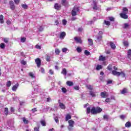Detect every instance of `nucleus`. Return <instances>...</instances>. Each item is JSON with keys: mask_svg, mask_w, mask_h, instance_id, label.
<instances>
[{"mask_svg": "<svg viewBox=\"0 0 131 131\" xmlns=\"http://www.w3.org/2000/svg\"><path fill=\"white\" fill-rule=\"evenodd\" d=\"M61 5L62 6H64V7H66V5H68V3L66 2V0H62Z\"/></svg>", "mask_w": 131, "mask_h": 131, "instance_id": "nucleus-25", "label": "nucleus"}, {"mask_svg": "<svg viewBox=\"0 0 131 131\" xmlns=\"http://www.w3.org/2000/svg\"><path fill=\"white\" fill-rule=\"evenodd\" d=\"M108 19H109L110 21H111V22H114V21H115L114 17H109Z\"/></svg>", "mask_w": 131, "mask_h": 131, "instance_id": "nucleus-45", "label": "nucleus"}, {"mask_svg": "<svg viewBox=\"0 0 131 131\" xmlns=\"http://www.w3.org/2000/svg\"><path fill=\"white\" fill-rule=\"evenodd\" d=\"M88 90H90L91 91L93 90V86L91 85H89L87 86Z\"/></svg>", "mask_w": 131, "mask_h": 131, "instance_id": "nucleus-54", "label": "nucleus"}, {"mask_svg": "<svg viewBox=\"0 0 131 131\" xmlns=\"http://www.w3.org/2000/svg\"><path fill=\"white\" fill-rule=\"evenodd\" d=\"M88 43L89 46H93L94 45V42L93 41V39L91 38L88 39Z\"/></svg>", "mask_w": 131, "mask_h": 131, "instance_id": "nucleus-20", "label": "nucleus"}, {"mask_svg": "<svg viewBox=\"0 0 131 131\" xmlns=\"http://www.w3.org/2000/svg\"><path fill=\"white\" fill-rule=\"evenodd\" d=\"M127 57L129 58V59H130L131 58V50L129 49L127 52Z\"/></svg>", "mask_w": 131, "mask_h": 131, "instance_id": "nucleus-29", "label": "nucleus"}, {"mask_svg": "<svg viewBox=\"0 0 131 131\" xmlns=\"http://www.w3.org/2000/svg\"><path fill=\"white\" fill-rule=\"evenodd\" d=\"M106 60V57H103V55H100L99 57V61H104Z\"/></svg>", "mask_w": 131, "mask_h": 131, "instance_id": "nucleus-18", "label": "nucleus"}, {"mask_svg": "<svg viewBox=\"0 0 131 131\" xmlns=\"http://www.w3.org/2000/svg\"><path fill=\"white\" fill-rule=\"evenodd\" d=\"M84 53L86 56H90V55H91V53L88 50H85Z\"/></svg>", "mask_w": 131, "mask_h": 131, "instance_id": "nucleus-37", "label": "nucleus"}, {"mask_svg": "<svg viewBox=\"0 0 131 131\" xmlns=\"http://www.w3.org/2000/svg\"><path fill=\"white\" fill-rule=\"evenodd\" d=\"M36 112H37V109L36 108L34 107L32 109V112H33V113H35Z\"/></svg>", "mask_w": 131, "mask_h": 131, "instance_id": "nucleus-50", "label": "nucleus"}, {"mask_svg": "<svg viewBox=\"0 0 131 131\" xmlns=\"http://www.w3.org/2000/svg\"><path fill=\"white\" fill-rule=\"evenodd\" d=\"M21 42H25L26 41V37H21L20 39Z\"/></svg>", "mask_w": 131, "mask_h": 131, "instance_id": "nucleus-44", "label": "nucleus"}, {"mask_svg": "<svg viewBox=\"0 0 131 131\" xmlns=\"http://www.w3.org/2000/svg\"><path fill=\"white\" fill-rule=\"evenodd\" d=\"M67 84L69 86H72L74 84L73 82L70 81H67Z\"/></svg>", "mask_w": 131, "mask_h": 131, "instance_id": "nucleus-21", "label": "nucleus"}, {"mask_svg": "<svg viewBox=\"0 0 131 131\" xmlns=\"http://www.w3.org/2000/svg\"><path fill=\"white\" fill-rule=\"evenodd\" d=\"M61 74H63V75L66 76V75H67V70H66V69L65 68L63 69L61 71Z\"/></svg>", "mask_w": 131, "mask_h": 131, "instance_id": "nucleus-17", "label": "nucleus"}, {"mask_svg": "<svg viewBox=\"0 0 131 131\" xmlns=\"http://www.w3.org/2000/svg\"><path fill=\"white\" fill-rule=\"evenodd\" d=\"M105 102H106V103H110V102H111V99L109 98H106Z\"/></svg>", "mask_w": 131, "mask_h": 131, "instance_id": "nucleus-52", "label": "nucleus"}, {"mask_svg": "<svg viewBox=\"0 0 131 131\" xmlns=\"http://www.w3.org/2000/svg\"><path fill=\"white\" fill-rule=\"evenodd\" d=\"M55 53L56 55H59L60 54V50L58 49H56L55 50Z\"/></svg>", "mask_w": 131, "mask_h": 131, "instance_id": "nucleus-35", "label": "nucleus"}, {"mask_svg": "<svg viewBox=\"0 0 131 131\" xmlns=\"http://www.w3.org/2000/svg\"><path fill=\"white\" fill-rule=\"evenodd\" d=\"M68 122H69L68 129L70 131L72 130V129H73V127H74V123H75V122H74V121L72 120H69Z\"/></svg>", "mask_w": 131, "mask_h": 131, "instance_id": "nucleus-4", "label": "nucleus"}, {"mask_svg": "<svg viewBox=\"0 0 131 131\" xmlns=\"http://www.w3.org/2000/svg\"><path fill=\"white\" fill-rule=\"evenodd\" d=\"M3 40L5 43H8L9 42V38H4Z\"/></svg>", "mask_w": 131, "mask_h": 131, "instance_id": "nucleus-41", "label": "nucleus"}, {"mask_svg": "<svg viewBox=\"0 0 131 131\" xmlns=\"http://www.w3.org/2000/svg\"><path fill=\"white\" fill-rule=\"evenodd\" d=\"M41 73H45V69L41 68L40 69Z\"/></svg>", "mask_w": 131, "mask_h": 131, "instance_id": "nucleus-64", "label": "nucleus"}, {"mask_svg": "<svg viewBox=\"0 0 131 131\" xmlns=\"http://www.w3.org/2000/svg\"><path fill=\"white\" fill-rule=\"evenodd\" d=\"M23 122L25 124H28L29 121L28 120L26 119V118H23Z\"/></svg>", "mask_w": 131, "mask_h": 131, "instance_id": "nucleus-28", "label": "nucleus"}, {"mask_svg": "<svg viewBox=\"0 0 131 131\" xmlns=\"http://www.w3.org/2000/svg\"><path fill=\"white\" fill-rule=\"evenodd\" d=\"M40 123L42 125V126H46V121L44 120L41 121Z\"/></svg>", "mask_w": 131, "mask_h": 131, "instance_id": "nucleus-40", "label": "nucleus"}, {"mask_svg": "<svg viewBox=\"0 0 131 131\" xmlns=\"http://www.w3.org/2000/svg\"><path fill=\"white\" fill-rule=\"evenodd\" d=\"M90 96H91L92 97H96V94L95 93V92H94L92 91H90Z\"/></svg>", "mask_w": 131, "mask_h": 131, "instance_id": "nucleus-27", "label": "nucleus"}, {"mask_svg": "<svg viewBox=\"0 0 131 131\" xmlns=\"http://www.w3.org/2000/svg\"><path fill=\"white\" fill-rule=\"evenodd\" d=\"M43 31V28H42V27H41V26H39V31L41 32Z\"/></svg>", "mask_w": 131, "mask_h": 131, "instance_id": "nucleus-60", "label": "nucleus"}, {"mask_svg": "<svg viewBox=\"0 0 131 131\" xmlns=\"http://www.w3.org/2000/svg\"><path fill=\"white\" fill-rule=\"evenodd\" d=\"M58 104L60 109L65 110L66 106H65V104H64L63 103L61 102V100H58Z\"/></svg>", "mask_w": 131, "mask_h": 131, "instance_id": "nucleus-5", "label": "nucleus"}, {"mask_svg": "<svg viewBox=\"0 0 131 131\" xmlns=\"http://www.w3.org/2000/svg\"><path fill=\"white\" fill-rule=\"evenodd\" d=\"M9 5H10L11 10H13L15 9V4H14V2H13L12 1H10Z\"/></svg>", "mask_w": 131, "mask_h": 131, "instance_id": "nucleus-8", "label": "nucleus"}, {"mask_svg": "<svg viewBox=\"0 0 131 131\" xmlns=\"http://www.w3.org/2000/svg\"><path fill=\"white\" fill-rule=\"evenodd\" d=\"M103 119H106V120H108V119H109V117L108 116V115H104L103 116Z\"/></svg>", "mask_w": 131, "mask_h": 131, "instance_id": "nucleus-51", "label": "nucleus"}, {"mask_svg": "<svg viewBox=\"0 0 131 131\" xmlns=\"http://www.w3.org/2000/svg\"><path fill=\"white\" fill-rule=\"evenodd\" d=\"M63 25L65 26L67 24V20L66 19H62V20Z\"/></svg>", "mask_w": 131, "mask_h": 131, "instance_id": "nucleus-46", "label": "nucleus"}, {"mask_svg": "<svg viewBox=\"0 0 131 131\" xmlns=\"http://www.w3.org/2000/svg\"><path fill=\"white\" fill-rule=\"evenodd\" d=\"M69 119H71V115H70L69 114H68L66 117V121H68Z\"/></svg>", "mask_w": 131, "mask_h": 131, "instance_id": "nucleus-19", "label": "nucleus"}, {"mask_svg": "<svg viewBox=\"0 0 131 131\" xmlns=\"http://www.w3.org/2000/svg\"><path fill=\"white\" fill-rule=\"evenodd\" d=\"M102 68H103V67H102V66L98 64L97 66L96 69V70L99 71V70H100V69H102Z\"/></svg>", "mask_w": 131, "mask_h": 131, "instance_id": "nucleus-31", "label": "nucleus"}, {"mask_svg": "<svg viewBox=\"0 0 131 131\" xmlns=\"http://www.w3.org/2000/svg\"><path fill=\"white\" fill-rule=\"evenodd\" d=\"M125 127H130L131 126V123L129 121L127 122L125 124Z\"/></svg>", "mask_w": 131, "mask_h": 131, "instance_id": "nucleus-26", "label": "nucleus"}, {"mask_svg": "<svg viewBox=\"0 0 131 131\" xmlns=\"http://www.w3.org/2000/svg\"><path fill=\"white\" fill-rule=\"evenodd\" d=\"M127 93V89L126 88H124V89L122 90V91H121V94H125V93Z\"/></svg>", "mask_w": 131, "mask_h": 131, "instance_id": "nucleus-30", "label": "nucleus"}, {"mask_svg": "<svg viewBox=\"0 0 131 131\" xmlns=\"http://www.w3.org/2000/svg\"><path fill=\"white\" fill-rule=\"evenodd\" d=\"M4 16L3 15H0V23L1 24H4Z\"/></svg>", "mask_w": 131, "mask_h": 131, "instance_id": "nucleus-23", "label": "nucleus"}, {"mask_svg": "<svg viewBox=\"0 0 131 131\" xmlns=\"http://www.w3.org/2000/svg\"><path fill=\"white\" fill-rule=\"evenodd\" d=\"M4 113L5 115L8 116V114H9V108L8 107H5L4 109Z\"/></svg>", "mask_w": 131, "mask_h": 131, "instance_id": "nucleus-24", "label": "nucleus"}, {"mask_svg": "<svg viewBox=\"0 0 131 131\" xmlns=\"http://www.w3.org/2000/svg\"><path fill=\"white\" fill-rule=\"evenodd\" d=\"M14 3L15 5H19L20 3V0H14Z\"/></svg>", "mask_w": 131, "mask_h": 131, "instance_id": "nucleus-56", "label": "nucleus"}, {"mask_svg": "<svg viewBox=\"0 0 131 131\" xmlns=\"http://www.w3.org/2000/svg\"><path fill=\"white\" fill-rule=\"evenodd\" d=\"M103 24H105L107 26H110L111 25L110 21L105 20H104V23Z\"/></svg>", "mask_w": 131, "mask_h": 131, "instance_id": "nucleus-22", "label": "nucleus"}, {"mask_svg": "<svg viewBox=\"0 0 131 131\" xmlns=\"http://www.w3.org/2000/svg\"><path fill=\"white\" fill-rule=\"evenodd\" d=\"M102 110H102V108H101L99 106L97 107H93L91 110V107H88L86 108V114H90V113H91V114L94 115V114H98L99 113H101Z\"/></svg>", "mask_w": 131, "mask_h": 131, "instance_id": "nucleus-1", "label": "nucleus"}, {"mask_svg": "<svg viewBox=\"0 0 131 131\" xmlns=\"http://www.w3.org/2000/svg\"><path fill=\"white\" fill-rule=\"evenodd\" d=\"M19 86V83H17L16 84H15V85H13L12 90L13 92H16V91H17V89H18V87Z\"/></svg>", "mask_w": 131, "mask_h": 131, "instance_id": "nucleus-13", "label": "nucleus"}, {"mask_svg": "<svg viewBox=\"0 0 131 131\" xmlns=\"http://www.w3.org/2000/svg\"><path fill=\"white\" fill-rule=\"evenodd\" d=\"M110 45L111 46V49H112V50H115L116 49V46H115V44L114 43V42L112 41L110 42Z\"/></svg>", "mask_w": 131, "mask_h": 131, "instance_id": "nucleus-14", "label": "nucleus"}, {"mask_svg": "<svg viewBox=\"0 0 131 131\" xmlns=\"http://www.w3.org/2000/svg\"><path fill=\"white\" fill-rule=\"evenodd\" d=\"M35 62L37 65V67H40V65H41V60L40 58H36L35 59Z\"/></svg>", "mask_w": 131, "mask_h": 131, "instance_id": "nucleus-6", "label": "nucleus"}, {"mask_svg": "<svg viewBox=\"0 0 131 131\" xmlns=\"http://www.w3.org/2000/svg\"><path fill=\"white\" fill-rule=\"evenodd\" d=\"M61 5H59L58 3H56L54 5V9H55V10H57L58 11H59V10H61Z\"/></svg>", "mask_w": 131, "mask_h": 131, "instance_id": "nucleus-11", "label": "nucleus"}, {"mask_svg": "<svg viewBox=\"0 0 131 131\" xmlns=\"http://www.w3.org/2000/svg\"><path fill=\"white\" fill-rule=\"evenodd\" d=\"M49 73H50V74H51V75H54V71H53V70L52 69H50L49 70Z\"/></svg>", "mask_w": 131, "mask_h": 131, "instance_id": "nucleus-57", "label": "nucleus"}, {"mask_svg": "<svg viewBox=\"0 0 131 131\" xmlns=\"http://www.w3.org/2000/svg\"><path fill=\"white\" fill-rule=\"evenodd\" d=\"M127 13H120V17L123 19H128V15L126 14Z\"/></svg>", "mask_w": 131, "mask_h": 131, "instance_id": "nucleus-10", "label": "nucleus"}, {"mask_svg": "<svg viewBox=\"0 0 131 131\" xmlns=\"http://www.w3.org/2000/svg\"><path fill=\"white\" fill-rule=\"evenodd\" d=\"M61 91H62V93H64V94H65V93L67 92V89H66V88H62L61 89Z\"/></svg>", "mask_w": 131, "mask_h": 131, "instance_id": "nucleus-47", "label": "nucleus"}, {"mask_svg": "<svg viewBox=\"0 0 131 131\" xmlns=\"http://www.w3.org/2000/svg\"><path fill=\"white\" fill-rule=\"evenodd\" d=\"M128 13V9L126 7H123L122 14H127Z\"/></svg>", "mask_w": 131, "mask_h": 131, "instance_id": "nucleus-15", "label": "nucleus"}, {"mask_svg": "<svg viewBox=\"0 0 131 131\" xmlns=\"http://www.w3.org/2000/svg\"><path fill=\"white\" fill-rule=\"evenodd\" d=\"M107 70H109L110 71H111L112 70V66L111 64H110L107 67Z\"/></svg>", "mask_w": 131, "mask_h": 131, "instance_id": "nucleus-43", "label": "nucleus"}, {"mask_svg": "<svg viewBox=\"0 0 131 131\" xmlns=\"http://www.w3.org/2000/svg\"><path fill=\"white\" fill-rule=\"evenodd\" d=\"M63 53H66L67 52V48H63L62 50Z\"/></svg>", "mask_w": 131, "mask_h": 131, "instance_id": "nucleus-61", "label": "nucleus"}, {"mask_svg": "<svg viewBox=\"0 0 131 131\" xmlns=\"http://www.w3.org/2000/svg\"><path fill=\"white\" fill-rule=\"evenodd\" d=\"M94 7L93 8V10H98V6H97V1H93Z\"/></svg>", "mask_w": 131, "mask_h": 131, "instance_id": "nucleus-16", "label": "nucleus"}, {"mask_svg": "<svg viewBox=\"0 0 131 131\" xmlns=\"http://www.w3.org/2000/svg\"><path fill=\"white\" fill-rule=\"evenodd\" d=\"M21 63L22 65H26V64H27L26 61H25L24 60H21Z\"/></svg>", "mask_w": 131, "mask_h": 131, "instance_id": "nucleus-58", "label": "nucleus"}, {"mask_svg": "<svg viewBox=\"0 0 131 131\" xmlns=\"http://www.w3.org/2000/svg\"><path fill=\"white\" fill-rule=\"evenodd\" d=\"M46 61L47 62H50V61H51V56L47 55L46 57Z\"/></svg>", "mask_w": 131, "mask_h": 131, "instance_id": "nucleus-42", "label": "nucleus"}, {"mask_svg": "<svg viewBox=\"0 0 131 131\" xmlns=\"http://www.w3.org/2000/svg\"><path fill=\"white\" fill-rule=\"evenodd\" d=\"M54 120L56 123H59V118H58V117H55L54 118Z\"/></svg>", "mask_w": 131, "mask_h": 131, "instance_id": "nucleus-48", "label": "nucleus"}, {"mask_svg": "<svg viewBox=\"0 0 131 131\" xmlns=\"http://www.w3.org/2000/svg\"><path fill=\"white\" fill-rule=\"evenodd\" d=\"M120 118H121V119H124V118H125V116H124L123 115H122L120 116Z\"/></svg>", "mask_w": 131, "mask_h": 131, "instance_id": "nucleus-62", "label": "nucleus"}, {"mask_svg": "<svg viewBox=\"0 0 131 131\" xmlns=\"http://www.w3.org/2000/svg\"><path fill=\"white\" fill-rule=\"evenodd\" d=\"M79 11V7H74L72 10V16L74 17V16H76L77 15V12Z\"/></svg>", "mask_w": 131, "mask_h": 131, "instance_id": "nucleus-3", "label": "nucleus"}, {"mask_svg": "<svg viewBox=\"0 0 131 131\" xmlns=\"http://www.w3.org/2000/svg\"><path fill=\"white\" fill-rule=\"evenodd\" d=\"M21 7L23 8V9H24V10H27L28 8V6L26 5V4H22Z\"/></svg>", "mask_w": 131, "mask_h": 131, "instance_id": "nucleus-32", "label": "nucleus"}, {"mask_svg": "<svg viewBox=\"0 0 131 131\" xmlns=\"http://www.w3.org/2000/svg\"><path fill=\"white\" fill-rule=\"evenodd\" d=\"M0 48H1V49H5V48H6V45H5V43H1L0 44Z\"/></svg>", "mask_w": 131, "mask_h": 131, "instance_id": "nucleus-36", "label": "nucleus"}, {"mask_svg": "<svg viewBox=\"0 0 131 131\" xmlns=\"http://www.w3.org/2000/svg\"><path fill=\"white\" fill-rule=\"evenodd\" d=\"M100 96H101V98H107V97H108V95L107 94V92L106 91H104L103 92L101 93Z\"/></svg>", "mask_w": 131, "mask_h": 131, "instance_id": "nucleus-9", "label": "nucleus"}, {"mask_svg": "<svg viewBox=\"0 0 131 131\" xmlns=\"http://www.w3.org/2000/svg\"><path fill=\"white\" fill-rule=\"evenodd\" d=\"M65 36H66V32H61L59 35V38H60V39H63Z\"/></svg>", "mask_w": 131, "mask_h": 131, "instance_id": "nucleus-12", "label": "nucleus"}, {"mask_svg": "<svg viewBox=\"0 0 131 131\" xmlns=\"http://www.w3.org/2000/svg\"><path fill=\"white\" fill-rule=\"evenodd\" d=\"M123 45L124 46V47H128V41H124L123 42Z\"/></svg>", "mask_w": 131, "mask_h": 131, "instance_id": "nucleus-33", "label": "nucleus"}, {"mask_svg": "<svg viewBox=\"0 0 131 131\" xmlns=\"http://www.w3.org/2000/svg\"><path fill=\"white\" fill-rule=\"evenodd\" d=\"M114 70L112 71V74L116 76H120L121 75L122 78L125 77V73H124V72H117L116 71L118 70V68L115 66L114 67Z\"/></svg>", "mask_w": 131, "mask_h": 131, "instance_id": "nucleus-2", "label": "nucleus"}, {"mask_svg": "<svg viewBox=\"0 0 131 131\" xmlns=\"http://www.w3.org/2000/svg\"><path fill=\"white\" fill-rule=\"evenodd\" d=\"M128 27H129V25L128 24L125 23L124 24L123 28L124 29H126V28H128Z\"/></svg>", "mask_w": 131, "mask_h": 131, "instance_id": "nucleus-34", "label": "nucleus"}, {"mask_svg": "<svg viewBox=\"0 0 131 131\" xmlns=\"http://www.w3.org/2000/svg\"><path fill=\"white\" fill-rule=\"evenodd\" d=\"M29 76L32 77V78H33V77H34V75L33 74V73H32V72L29 73Z\"/></svg>", "mask_w": 131, "mask_h": 131, "instance_id": "nucleus-53", "label": "nucleus"}, {"mask_svg": "<svg viewBox=\"0 0 131 131\" xmlns=\"http://www.w3.org/2000/svg\"><path fill=\"white\" fill-rule=\"evenodd\" d=\"M34 131H39V126H38L37 127H35L34 128Z\"/></svg>", "mask_w": 131, "mask_h": 131, "instance_id": "nucleus-49", "label": "nucleus"}, {"mask_svg": "<svg viewBox=\"0 0 131 131\" xmlns=\"http://www.w3.org/2000/svg\"><path fill=\"white\" fill-rule=\"evenodd\" d=\"M102 36H98L97 37L98 40H101L102 39Z\"/></svg>", "mask_w": 131, "mask_h": 131, "instance_id": "nucleus-63", "label": "nucleus"}, {"mask_svg": "<svg viewBox=\"0 0 131 131\" xmlns=\"http://www.w3.org/2000/svg\"><path fill=\"white\" fill-rule=\"evenodd\" d=\"M76 51L77 52H78V53H81L82 50H81V48L80 47H77L76 49Z\"/></svg>", "mask_w": 131, "mask_h": 131, "instance_id": "nucleus-39", "label": "nucleus"}, {"mask_svg": "<svg viewBox=\"0 0 131 131\" xmlns=\"http://www.w3.org/2000/svg\"><path fill=\"white\" fill-rule=\"evenodd\" d=\"M74 90H75V91H78L79 90V86L76 85V86H74Z\"/></svg>", "mask_w": 131, "mask_h": 131, "instance_id": "nucleus-55", "label": "nucleus"}, {"mask_svg": "<svg viewBox=\"0 0 131 131\" xmlns=\"http://www.w3.org/2000/svg\"><path fill=\"white\" fill-rule=\"evenodd\" d=\"M74 40L76 41V43H82V40L80 37H75Z\"/></svg>", "mask_w": 131, "mask_h": 131, "instance_id": "nucleus-7", "label": "nucleus"}, {"mask_svg": "<svg viewBox=\"0 0 131 131\" xmlns=\"http://www.w3.org/2000/svg\"><path fill=\"white\" fill-rule=\"evenodd\" d=\"M35 48H36V49H38V50H40L41 49L40 46H39V45H36L35 46Z\"/></svg>", "mask_w": 131, "mask_h": 131, "instance_id": "nucleus-59", "label": "nucleus"}, {"mask_svg": "<svg viewBox=\"0 0 131 131\" xmlns=\"http://www.w3.org/2000/svg\"><path fill=\"white\" fill-rule=\"evenodd\" d=\"M11 81H9L6 83V86H7V88H10V86H11Z\"/></svg>", "mask_w": 131, "mask_h": 131, "instance_id": "nucleus-38", "label": "nucleus"}]
</instances>
